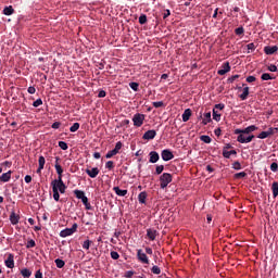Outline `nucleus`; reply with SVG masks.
Listing matches in <instances>:
<instances>
[{
  "mask_svg": "<svg viewBox=\"0 0 278 278\" xmlns=\"http://www.w3.org/2000/svg\"><path fill=\"white\" fill-rule=\"evenodd\" d=\"M170 14V10H165L164 14H163V18H168V15Z\"/></svg>",
  "mask_w": 278,
  "mask_h": 278,
  "instance_id": "62",
  "label": "nucleus"
},
{
  "mask_svg": "<svg viewBox=\"0 0 278 278\" xmlns=\"http://www.w3.org/2000/svg\"><path fill=\"white\" fill-rule=\"evenodd\" d=\"M147 236L149 240H155V238H157V230L149 228L147 230Z\"/></svg>",
  "mask_w": 278,
  "mask_h": 278,
  "instance_id": "18",
  "label": "nucleus"
},
{
  "mask_svg": "<svg viewBox=\"0 0 278 278\" xmlns=\"http://www.w3.org/2000/svg\"><path fill=\"white\" fill-rule=\"evenodd\" d=\"M153 275H160L162 273V269H160L156 265L152 267Z\"/></svg>",
  "mask_w": 278,
  "mask_h": 278,
  "instance_id": "44",
  "label": "nucleus"
},
{
  "mask_svg": "<svg viewBox=\"0 0 278 278\" xmlns=\"http://www.w3.org/2000/svg\"><path fill=\"white\" fill-rule=\"evenodd\" d=\"M139 23H140V25H146V23H147V15L141 14L139 16Z\"/></svg>",
  "mask_w": 278,
  "mask_h": 278,
  "instance_id": "42",
  "label": "nucleus"
},
{
  "mask_svg": "<svg viewBox=\"0 0 278 278\" xmlns=\"http://www.w3.org/2000/svg\"><path fill=\"white\" fill-rule=\"evenodd\" d=\"M62 124L60 123V122H54L53 124H52V129H60V126H61Z\"/></svg>",
  "mask_w": 278,
  "mask_h": 278,
  "instance_id": "57",
  "label": "nucleus"
},
{
  "mask_svg": "<svg viewBox=\"0 0 278 278\" xmlns=\"http://www.w3.org/2000/svg\"><path fill=\"white\" fill-rule=\"evenodd\" d=\"M135 127H142L144 125V114L137 113L132 117Z\"/></svg>",
  "mask_w": 278,
  "mask_h": 278,
  "instance_id": "5",
  "label": "nucleus"
},
{
  "mask_svg": "<svg viewBox=\"0 0 278 278\" xmlns=\"http://www.w3.org/2000/svg\"><path fill=\"white\" fill-rule=\"evenodd\" d=\"M237 142H240L241 144H249L255 138L253 135H247V132H239L237 134Z\"/></svg>",
  "mask_w": 278,
  "mask_h": 278,
  "instance_id": "2",
  "label": "nucleus"
},
{
  "mask_svg": "<svg viewBox=\"0 0 278 278\" xmlns=\"http://www.w3.org/2000/svg\"><path fill=\"white\" fill-rule=\"evenodd\" d=\"M79 129V123H74L73 126H71L70 131H72V134H75V131H77Z\"/></svg>",
  "mask_w": 278,
  "mask_h": 278,
  "instance_id": "40",
  "label": "nucleus"
},
{
  "mask_svg": "<svg viewBox=\"0 0 278 278\" xmlns=\"http://www.w3.org/2000/svg\"><path fill=\"white\" fill-rule=\"evenodd\" d=\"M129 86L131 90H134L135 92H138V88H139L138 83H130Z\"/></svg>",
  "mask_w": 278,
  "mask_h": 278,
  "instance_id": "43",
  "label": "nucleus"
},
{
  "mask_svg": "<svg viewBox=\"0 0 278 278\" xmlns=\"http://www.w3.org/2000/svg\"><path fill=\"white\" fill-rule=\"evenodd\" d=\"M153 108H164V102L163 101H157L152 103Z\"/></svg>",
  "mask_w": 278,
  "mask_h": 278,
  "instance_id": "48",
  "label": "nucleus"
},
{
  "mask_svg": "<svg viewBox=\"0 0 278 278\" xmlns=\"http://www.w3.org/2000/svg\"><path fill=\"white\" fill-rule=\"evenodd\" d=\"M155 136H157V131L155 130H148L143 134V140H153V138H155Z\"/></svg>",
  "mask_w": 278,
  "mask_h": 278,
  "instance_id": "12",
  "label": "nucleus"
},
{
  "mask_svg": "<svg viewBox=\"0 0 278 278\" xmlns=\"http://www.w3.org/2000/svg\"><path fill=\"white\" fill-rule=\"evenodd\" d=\"M149 155H150V160H149L150 164H155L160 161V154L157 152L151 151Z\"/></svg>",
  "mask_w": 278,
  "mask_h": 278,
  "instance_id": "13",
  "label": "nucleus"
},
{
  "mask_svg": "<svg viewBox=\"0 0 278 278\" xmlns=\"http://www.w3.org/2000/svg\"><path fill=\"white\" fill-rule=\"evenodd\" d=\"M38 164L39 167L37 168V174L40 175V173H42V170L45 169V164H47L45 156H39Z\"/></svg>",
  "mask_w": 278,
  "mask_h": 278,
  "instance_id": "14",
  "label": "nucleus"
},
{
  "mask_svg": "<svg viewBox=\"0 0 278 278\" xmlns=\"http://www.w3.org/2000/svg\"><path fill=\"white\" fill-rule=\"evenodd\" d=\"M10 179H12V170H9L0 176V181H2L3 184H8Z\"/></svg>",
  "mask_w": 278,
  "mask_h": 278,
  "instance_id": "17",
  "label": "nucleus"
},
{
  "mask_svg": "<svg viewBox=\"0 0 278 278\" xmlns=\"http://www.w3.org/2000/svg\"><path fill=\"white\" fill-rule=\"evenodd\" d=\"M81 203L86 206L87 210H90V203L88 202V197H84L80 199Z\"/></svg>",
  "mask_w": 278,
  "mask_h": 278,
  "instance_id": "34",
  "label": "nucleus"
},
{
  "mask_svg": "<svg viewBox=\"0 0 278 278\" xmlns=\"http://www.w3.org/2000/svg\"><path fill=\"white\" fill-rule=\"evenodd\" d=\"M232 167L235 168V170H240V168H242V165H240V162H235Z\"/></svg>",
  "mask_w": 278,
  "mask_h": 278,
  "instance_id": "55",
  "label": "nucleus"
},
{
  "mask_svg": "<svg viewBox=\"0 0 278 278\" xmlns=\"http://www.w3.org/2000/svg\"><path fill=\"white\" fill-rule=\"evenodd\" d=\"M268 71H278L277 65H269Z\"/></svg>",
  "mask_w": 278,
  "mask_h": 278,
  "instance_id": "64",
  "label": "nucleus"
},
{
  "mask_svg": "<svg viewBox=\"0 0 278 278\" xmlns=\"http://www.w3.org/2000/svg\"><path fill=\"white\" fill-rule=\"evenodd\" d=\"M155 170L156 175H162V173L164 172V165H157Z\"/></svg>",
  "mask_w": 278,
  "mask_h": 278,
  "instance_id": "47",
  "label": "nucleus"
},
{
  "mask_svg": "<svg viewBox=\"0 0 278 278\" xmlns=\"http://www.w3.org/2000/svg\"><path fill=\"white\" fill-rule=\"evenodd\" d=\"M113 190L115 194H117V197H126L127 194V189H121L118 187H114Z\"/></svg>",
  "mask_w": 278,
  "mask_h": 278,
  "instance_id": "21",
  "label": "nucleus"
},
{
  "mask_svg": "<svg viewBox=\"0 0 278 278\" xmlns=\"http://www.w3.org/2000/svg\"><path fill=\"white\" fill-rule=\"evenodd\" d=\"M124 277L126 278H132L134 277V271L132 270H128L125 273Z\"/></svg>",
  "mask_w": 278,
  "mask_h": 278,
  "instance_id": "56",
  "label": "nucleus"
},
{
  "mask_svg": "<svg viewBox=\"0 0 278 278\" xmlns=\"http://www.w3.org/2000/svg\"><path fill=\"white\" fill-rule=\"evenodd\" d=\"M118 152H116V150H111L106 153L105 157L106 160H110L111 157H114V155H117Z\"/></svg>",
  "mask_w": 278,
  "mask_h": 278,
  "instance_id": "33",
  "label": "nucleus"
},
{
  "mask_svg": "<svg viewBox=\"0 0 278 278\" xmlns=\"http://www.w3.org/2000/svg\"><path fill=\"white\" fill-rule=\"evenodd\" d=\"M10 222L12 225H18V215H16V213H12L10 215Z\"/></svg>",
  "mask_w": 278,
  "mask_h": 278,
  "instance_id": "24",
  "label": "nucleus"
},
{
  "mask_svg": "<svg viewBox=\"0 0 278 278\" xmlns=\"http://www.w3.org/2000/svg\"><path fill=\"white\" fill-rule=\"evenodd\" d=\"M28 93L29 94H36V88L35 87H28Z\"/></svg>",
  "mask_w": 278,
  "mask_h": 278,
  "instance_id": "61",
  "label": "nucleus"
},
{
  "mask_svg": "<svg viewBox=\"0 0 278 278\" xmlns=\"http://www.w3.org/2000/svg\"><path fill=\"white\" fill-rule=\"evenodd\" d=\"M90 244H92V241H90L89 239H87L86 241H84L83 243V249H85L86 251H88L90 249Z\"/></svg>",
  "mask_w": 278,
  "mask_h": 278,
  "instance_id": "37",
  "label": "nucleus"
},
{
  "mask_svg": "<svg viewBox=\"0 0 278 278\" xmlns=\"http://www.w3.org/2000/svg\"><path fill=\"white\" fill-rule=\"evenodd\" d=\"M160 181H161V188L162 190H164V188H167L168 184L173 181V176L168 173H164L163 175H161Z\"/></svg>",
  "mask_w": 278,
  "mask_h": 278,
  "instance_id": "3",
  "label": "nucleus"
},
{
  "mask_svg": "<svg viewBox=\"0 0 278 278\" xmlns=\"http://www.w3.org/2000/svg\"><path fill=\"white\" fill-rule=\"evenodd\" d=\"M121 149H123V142L118 141L115 144V148L113 150H115L118 153V151H121Z\"/></svg>",
  "mask_w": 278,
  "mask_h": 278,
  "instance_id": "49",
  "label": "nucleus"
},
{
  "mask_svg": "<svg viewBox=\"0 0 278 278\" xmlns=\"http://www.w3.org/2000/svg\"><path fill=\"white\" fill-rule=\"evenodd\" d=\"M34 247H36V241L34 239L27 241L26 249H34Z\"/></svg>",
  "mask_w": 278,
  "mask_h": 278,
  "instance_id": "39",
  "label": "nucleus"
},
{
  "mask_svg": "<svg viewBox=\"0 0 278 278\" xmlns=\"http://www.w3.org/2000/svg\"><path fill=\"white\" fill-rule=\"evenodd\" d=\"M247 81H248V84H253V81H255V76H249L247 78Z\"/></svg>",
  "mask_w": 278,
  "mask_h": 278,
  "instance_id": "60",
  "label": "nucleus"
},
{
  "mask_svg": "<svg viewBox=\"0 0 278 278\" xmlns=\"http://www.w3.org/2000/svg\"><path fill=\"white\" fill-rule=\"evenodd\" d=\"M236 36H242L244 34V27L240 26L235 29Z\"/></svg>",
  "mask_w": 278,
  "mask_h": 278,
  "instance_id": "36",
  "label": "nucleus"
},
{
  "mask_svg": "<svg viewBox=\"0 0 278 278\" xmlns=\"http://www.w3.org/2000/svg\"><path fill=\"white\" fill-rule=\"evenodd\" d=\"M239 99H241V101H247V99H249V87H244L242 89V93L239 94Z\"/></svg>",
  "mask_w": 278,
  "mask_h": 278,
  "instance_id": "20",
  "label": "nucleus"
},
{
  "mask_svg": "<svg viewBox=\"0 0 278 278\" xmlns=\"http://www.w3.org/2000/svg\"><path fill=\"white\" fill-rule=\"evenodd\" d=\"M236 150H230V151H224L223 152V155H224V157H226V159H230L231 157V155H236Z\"/></svg>",
  "mask_w": 278,
  "mask_h": 278,
  "instance_id": "28",
  "label": "nucleus"
},
{
  "mask_svg": "<svg viewBox=\"0 0 278 278\" xmlns=\"http://www.w3.org/2000/svg\"><path fill=\"white\" fill-rule=\"evenodd\" d=\"M105 90H100L99 91V93H98V97L100 98V99H103V98H105Z\"/></svg>",
  "mask_w": 278,
  "mask_h": 278,
  "instance_id": "58",
  "label": "nucleus"
},
{
  "mask_svg": "<svg viewBox=\"0 0 278 278\" xmlns=\"http://www.w3.org/2000/svg\"><path fill=\"white\" fill-rule=\"evenodd\" d=\"M190 116H192V111L190 109L185 110L182 113V122L188 123L190 121Z\"/></svg>",
  "mask_w": 278,
  "mask_h": 278,
  "instance_id": "19",
  "label": "nucleus"
},
{
  "mask_svg": "<svg viewBox=\"0 0 278 278\" xmlns=\"http://www.w3.org/2000/svg\"><path fill=\"white\" fill-rule=\"evenodd\" d=\"M111 257H112V260H118V257H121V255L118 254V252L112 251L111 252Z\"/></svg>",
  "mask_w": 278,
  "mask_h": 278,
  "instance_id": "50",
  "label": "nucleus"
},
{
  "mask_svg": "<svg viewBox=\"0 0 278 278\" xmlns=\"http://www.w3.org/2000/svg\"><path fill=\"white\" fill-rule=\"evenodd\" d=\"M75 231H77V224H73V226L71 228H65V229L61 230L60 237L68 238V236H73V233H75Z\"/></svg>",
  "mask_w": 278,
  "mask_h": 278,
  "instance_id": "4",
  "label": "nucleus"
},
{
  "mask_svg": "<svg viewBox=\"0 0 278 278\" xmlns=\"http://www.w3.org/2000/svg\"><path fill=\"white\" fill-rule=\"evenodd\" d=\"M35 278H42V271L37 270L35 274Z\"/></svg>",
  "mask_w": 278,
  "mask_h": 278,
  "instance_id": "63",
  "label": "nucleus"
},
{
  "mask_svg": "<svg viewBox=\"0 0 278 278\" xmlns=\"http://www.w3.org/2000/svg\"><path fill=\"white\" fill-rule=\"evenodd\" d=\"M256 48L257 46H255V43L253 42L247 45L248 53H253V51H255Z\"/></svg>",
  "mask_w": 278,
  "mask_h": 278,
  "instance_id": "30",
  "label": "nucleus"
},
{
  "mask_svg": "<svg viewBox=\"0 0 278 278\" xmlns=\"http://www.w3.org/2000/svg\"><path fill=\"white\" fill-rule=\"evenodd\" d=\"M238 77H240V76L239 75H233V76L229 77L228 83L233 84L236 81V79H238Z\"/></svg>",
  "mask_w": 278,
  "mask_h": 278,
  "instance_id": "54",
  "label": "nucleus"
},
{
  "mask_svg": "<svg viewBox=\"0 0 278 278\" xmlns=\"http://www.w3.org/2000/svg\"><path fill=\"white\" fill-rule=\"evenodd\" d=\"M278 129L277 128H268L266 131H262L257 138L261 140H265V138H268V136H273L274 134H277Z\"/></svg>",
  "mask_w": 278,
  "mask_h": 278,
  "instance_id": "6",
  "label": "nucleus"
},
{
  "mask_svg": "<svg viewBox=\"0 0 278 278\" xmlns=\"http://www.w3.org/2000/svg\"><path fill=\"white\" fill-rule=\"evenodd\" d=\"M14 12V8H12V5H10V7H5L4 9H3V14L5 15V16H12V13Z\"/></svg>",
  "mask_w": 278,
  "mask_h": 278,
  "instance_id": "25",
  "label": "nucleus"
},
{
  "mask_svg": "<svg viewBox=\"0 0 278 278\" xmlns=\"http://www.w3.org/2000/svg\"><path fill=\"white\" fill-rule=\"evenodd\" d=\"M213 119L217 123L220 121V114L216 110H213Z\"/></svg>",
  "mask_w": 278,
  "mask_h": 278,
  "instance_id": "41",
  "label": "nucleus"
},
{
  "mask_svg": "<svg viewBox=\"0 0 278 278\" xmlns=\"http://www.w3.org/2000/svg\"><path fill=\"white\" fill-rule=\"evenodd\" d=\"M207 123H212V113L207 112L204 114V117L202 119L203 125H207Z\"/></svg>",
  "mask_w": 278,
  "mask_h": 278,
  "instance_id": "22",
  "label": "nucleus"
},
{
  "mask_svg": "<svg viewBox=\"0 0 278 278\" xmlns=\"http://www.w3.org/2000/svg\"><path fill=\"white\" fill-rule=\"evenodd\" d=\"M24 181H25L26 184H31V176L26 175L25 178H24Z\"/></svg>",
  "mask_w": 278,
  "mask_h": 278,
  "instance_id": "59",
  "label": "nucleus"
},
{
  "mask_svg": "<svg viewBox=\"0 0 278 278\" xmlns=\"http://www.w3.org/2000/svg\"><path fill=\"white\" fill-rule=\"evenodd\" d=\"M271 190H273L274 198L276 199V197H278V184L277 182H273Z\"/></svg>",
  "mask_w": 278,
  "mask_h": 278,
  "instance_id": "29",
  "label": "nucleus"
},
{
  "mask_svg": "<svg viewBox=\"0 0 278 278\" xmlns=\"http://www.w3.org/2000/svg\"><path fill=\"white\" fill-rule=\"evenodd\" d=\"M21 275L22 277H31V270H29L28 268H24L21 270Z\"/></svg>",
  "mask_w": 278,
  "mask_h": 278,
  "instance_id": "32",
  "label": "nucleus"
},
{
  "mask_svg": "<svg viewBox=\"0 0 278 278\" xmlns=\"http://www.w3.org/2000/svg\"><path fill=\"white\" fill-rule=\"evenodd\" d=\"M34 108H40V105H42V99H37L34 103H33Z\"/></svg>",
  "mask_w": 278,
  "mask_h": 278,
  "instance_id": "52",
  "label": "nucleus"
},
{
  "mask_svg": "<svg viewBox=\"0 0 278 278\" xmlns=\"http://www.w3.org/2000/svg\"><path fill=\"white\" fill-rule=\"evenodd\" d=\"M138 201L139 203H142V204L147 203V192L144 191L140 192L138 195Z\"/></svg>",
  "mask_w": 278,
  "mask_h": 278,
  "instance_id": "23",
  "label": "nucleus"
},
{
  "mask_svg": "<svg viewBox=\"0 0 278 278\" xmlns=\"http://www.w3.org/2000/svg\"><path fill=\"white\" fill-rule=\"evenodd\" d=\"M105 168H109V170H112V168H114V162L113 161L106 162Z\"/></svg>",
  "mask_w": 278,
  "mask_h": 278,
  "instance_id": "51",
  "label": "nucleus"
},
{
  "mask_svg": "<svg viewBox=\"0 0 278 278\" xmlns=\"http://www.w3.org/2000/svg\"><path fill=\"white\" fill-rule=\"evenodd\" d=\"M55 160H56V163L54 165V168L58 174V179H62V173H64V169L62 168V165L58 163V162H60V157L56 156Z\"/></svg>",
  "mask_w": 278,
  "mask_h": 278,
  "instance_id": "11",
  "label": "nucleus"
},
{
  "mask_svg": "<svg viewBox=\"0 0 278 278\" xmlns=\"http://www.w3.org/2000/svg\"><path fill=\"white\" fill-rule=\"evenodd\" d=\"M245 176H247V174L244 172H240V173L235 174V178L236 179H242Z\"/></svg>",
  "mask_w": 278,
  "mask_h": 278,
  "instance_id": "45",
  "label": "nucleus"
},
{
  "mask_svg": "<svg viewBox=\"0 0 278 278\" xmlns=\"http://www.w3.org/2000/svg\"><path fill=\"white\" fill-rule=\"evenodd\" d=\"M257 127L255 125L248 126L244 129H236L235 134H253V131H256Z\"/></svg>",
  "mask_w": 278,
  "mask_h": 278,
  "instance_id": "7",
  "label": "nucleus"
},
{
  "mask_svg": "<svg viewBox=\"0 0 278 278\" xmlns=\"http://www.w3.org/2000/svg\"><path fill=\"white\" fill-rule=\"evenodd\" d=\"M74 194H75L76 199H80V200L86 197V193L78 189L74 190Z\"/></svg>",
  "mask_w": 278,
  "mask_h": 278,
  "instance_id": "26",
  "label": "nucleus"
},
{
  "mask_svg": "<svg viewBox=\"0 0 278 278\" xmlns=\"http://www.w3.org/2000/svg\"><path fill=\"white\" fill-rule=\"evenodd\" d=\"M200 140H202V142H205V144H210V142H212V138L207 135L201 136Z\"/></svg>",
  "mask_w": 278,
  "mask_h": 278,
  "instance_id": "31",
  "label": "nucleus"
},
{
  "mask_svg": "<svg viewBox=\"0 0 278 278\" xmlns=\"http://www.w3.org/2000/svg\"><path fill=\"white\" fill-rule=\"evenodd\" d=\"M270 170H271L273 173H277V170H278V164H277L276 162H274V163L270 164Z\"/></svg>",
  "mask_w": 278,
  "mask_h": 278,
  "instance_id": "46",
  "label": "nucleus"
},
{
  "mask_svg": "<svg viewBox=\"0 0 278 278\" xmlns=\"http://www.w3.org/2000/svg\"><path fill=\"white\" fill-rule=\"evenodd\" d=\"M86 173L88 176L91 177V179H94V177H97V175H99V167H92L91 169L87 168Z\"/></svg>",
  "mask_w": 278,
  "mask_h": 278,
  "instance_id": "16",
  "label": "nucleus"
},
{
  "mask_svg": "<svg viewBox=\"0 0 278 278\" xmlns=\"http://www.w3.org/2000/svg\"><path fill=\"white\" fill-rule=\"evenodd\" d=\"M261 79H263V81H268L270 79H275V76L274 75H270L268 73H265L261 76Z\"/></svg>",
  "mask_w": 278,
  "mask_h": 278,
  "instance_id": "27",
  "label": "nucleus"
},
{
  "mask_svg": "<svg viewBox=\"0 0 278 278\" xmlns=\"http://www.w3.org/2000/svg\"><path fill=\"white\" fill-rule=\"evenodd\" d=\"M137 257L141 264H149V257L144 252H142V250L137 251Z\"/></svg>",
  "mask_w": 278,
  "mask_h": 278,
  "instance_id": "9",
  "label": "nucleus"
},
{
  "mask_svg": "<svg viewBox=\"0 0 278 278\" xmlns=\"http://www.w3.org/2000/svg\"><path fill=\"white\" fill-rule=\"evenodd\" d=\"M161 157L164 162H170V160H173V157H175V155L173 154V152L170 150H163L161 153Z\"/></svg>",
  "mask_w": 278,
  "mask_h": 278,
  "instance_id": "8",
  "label": "nucleus"
},
{
  "mask_svg": "<svg viewBox=\"0 0 278 278\" xmlns=\"http://www.w3.org/2000/svg\"><path fill=\"white\" fill-rule=\"evenodd\" d=\"M278 52V47L277 46H266L264 47V53L266 55H275V53Z\"/></svg>",
  "mask_w": 278,
  "mask_h": 278,
  "instance_id": "10",
  "label": "nucleus"
},
{
  "mask_svg": "<svg viewBox=\"0 0 278 278\" xmlns=\"http://www.w3.org/2000/svg\"><path fill=\"white\" fill-rule=\"evenodd\" d=\"M59 147L62 151H66L68 149V144L65 141H59Z\"/></svg>",
  "mask_w": 278,
  "mask_h": 278,
  "instance_id": "38",
  "label": "nucleus"
},
{
  "mask_svg": "<svg viewBox=\"0 0 278 278\" xmlns=\"http://www.w3.org/2000/svg\"><path fill=\"white\" fill-rule=\"evenodd\" d=\"M4 264H5L7 268H14V255L9 254L8 258L4 261Z\"/></svg>",
  "mask_w": 278,
  "mask_h": 278,
  "instance_id": "15",
  "label": "nucleus"
},
{
  "mask_svg": "<svg viewBox=\"0 0 278 278\" xmlns=\"http://www.w3.org/2000/svg\"><path fill=\"white\" fill-rule=\"evenodd\" d=\"M231 66H229V62L223 63V70L222 71H230Z\"/></svg>",
  "mask_w": 278,
  "mask_h": 278,
  "instance_id": "53",
  "label": "nucleus"
},
{
  "mask_svg": "<svg viewBox=\"0 0 278 278\" xmlns=\"http://www.w3.org/2000/svg\"><path fill=\"white\" fill-rule=\"evenodd\" d=\"M53 199L54 201H60V194H64L66 192V185H64V180L62 178H58L51 181Z\"/></svg>",
  "mask_w": 278,
  "mask_h": 278,
  "instance_id": "1",
  "label": "nucleus"
},
{
  "mask_svg": "<svg viewBox=\"0 0 278 278\" xmlns=\"http://www.w3.org/2000/svg\"><path fill=\"white\" fill-rule=\"evenodd\" d=\"M54 262L56 264V268H64V261H62L61 258H56Z\"/></svg>",
  "mask_w": 278,
  "mask_h": 278,
  "instance_id": "35",
  "label": "nucleus"
}]
</instances>
